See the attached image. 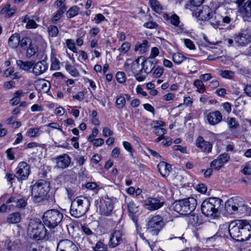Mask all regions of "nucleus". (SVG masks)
I'll return each instance as SVG.
<instances>
[{"instance_id":"obj_26","label":"nucleus","mask_w":251,"mask_h":251,"mask_svg":"<svg viewBox=\"0 0 251 251\" xmlns=\"http://www.w3.org/2000/svg\"><path fill=\"white\" fill-rule=\"evenodd\" d=\"M35 87L37 90L46 93L49 91L50 84L49 81L44 79H40L35 82Z\"/></svg>"},{"instance_id":"obj_9","label":"nucleus","mask_w":251,"mask_h":251,"mask_svg":"<svg viewBox=\"0 0 251 251\" xmlns=\"http://www.w3.org/2000/svg\"><path fill=\"white\" fill-rule=\"evenodd\" d=\"M165 225L163 219L159 215H154L149 219L147 232L151 235H157Z\"/></svg>"},{"instance_id":"obj_62","label":"nucleus","mask_w":251,"mask_h":251,"mask_svg":"<svg viewBox=\"0 0 251 251\" xmlns=\"http://www.w3.org/2000/svg\"><path fill=\"white\" fill-rule=\"evenodd\" d=\"M6 153L8 159L11 160L15 159V153L13 151V149L12 148L7 149L6 151Z\"/></svg>"},{"instance_id":"obj_20","label":"nucleus","mask_w":251,"mask_h":251,"mask_svg":"<svg viewBox=\"0 0 251 251\" xmlns=\"http://www.w3.org/2000/svg\"><path fill=\"white\" fill-rule=\"evenodd\" d=\"M196 146L202 151L207 153L211 152L212 148V144L209 142L204 140L201 136H199L197 138Z\"/></svg>"},{"instance_id":"obj_21","label":"nucleus","mask_w":251,"mask_h":251,"mask_svg":"<svg viewBox=\"0 0 251 251\" xmlns=\"http://www.w3.org/2000/svg\"><path fill=\"white\" fill-rule=\"evenodd\" d=\"M211 9L206 5L203 6L201 8H198L196 12V16L201 20H208L211 15Z\"/></svg>"},{"instance_id":"obj_56","label":"nucleus","mask_w":251,"mask_h":251,"mask_svg":"<svg viewBox=\"0 0 251 251\" xmlns=\"http://www.w3.org/2000/svg\"><path fill=\"white\" fill-rule=\"evenodd\" d=\"M153 132L157 136L164 135L166 133V129L163 127H153Z\"/></svg>"},{"instance_id":"obj_52","label":"nucleus","mask_w":251,"mask_h":251,"mask_svg":"<svg viewBox=\"0 0 251 251\" xmlns=\"http://www.w3.org/2000/svg\"><path fill=\"white\" fill-rule=\"evenodd\" d=\"M218 158L221 161V162L224 165L229 160L230 156L228 153H224L220 154Z\"/></svg>"},{"instance_id":"obj_7","label":"nucleus","mask_w":251,"mask_h":251,"mask_svg":"<svg viewBox=\"0 0 251 251\" xmlns=\"http://www.w3.org/2000/svg\"><path fill=\"white\" fill-rule=\"evenodd\" d=\"M40 219H31L28 224L27 233L31 238L39 240L45 237L47 230Z\"/></svg>"},{"instance_id":"obj_47","label":"nucleus","mask_w":251,"mask_h":251,"mask_svg":"<svg viewBox=\"0 0 251 251\" xmlns=\"http://www.w3.org/2000/svg\"><path fill=\"white\" fill-rule=\"evenodd\" d=\"M224 164L221 162V161L217 158V159L213 160L210 164V166L214 169L219 170L223 167Z\"/></svg>"},{"instance_id":"obj_24","label":"nucleus","mask_w":251,"mask_h":251,"mask_svg":"<svg viewBox=\"0 0 251 251\" xmlns=\"http://www.w3.org/2000/svg\"><path fill=\"white\" fill-rule=\"evenodd\" d=\"M157 168L159 173L164 177H167L172 170L171 165L164 161L160 162L158 164Z\"/></svg>"},{"instance_id":"obj_36","label":"nucleus","mask_w":251,"mask_h":251,"mask_svg":"<svg viewBox=\"0 0 251 251\" xmlns=\"http://www.w3.org/2000/svg\"><path fill=\"white\" fill-rule=\"evenodd\" d=\"M186 59V57H185L182 53L178 52L174 53L173 55V61L177 64H180Z\"/></svg>"},{"instance_id":"obj_23","label":"nucleus","mask_w":251,"mask_h":251,"mask_svg":"<svg viewBox=\"0 0 251 251\" xmlns=\"http://www.w3.org/2000/svg\"><path fill=\"white\" fill-rule=\"evenodd\" d=\"M156 63L151 58H147L142 62V68L144 72L149 74L151 73L155 67Z\"/></svg>"},{"instance_id":"obj_6","label":"nucleus","mask_w":251,"mask_h":251,"mask_svg":"<svg viewBox=\"0 0 251 251\" xmlns=\"http://www.w3.org/2000/svg\"><path fill=\"white\" fill-rule=\"evenodd\" d=\"M63 214L59 210L52 209L46 211L43 214L42 220L44 224L50 229H53L61 226Z\"/></svg>"},{"instance_id":"obj_10","label":"nucleus","mask_w":251,"mask_h":251,"mask_svg":"<svg viewBox=\"0 0 251 251\" xmlns=\"http://www.w3.org/2000/svg\"><path fill=\"white\" fill-rule=\"evenodd\" d=\"M116 201L115 198L105 197L100 200V212L101 215L109 216L111 214L114 208V204Z\"/></svg>"},{"instance_id":"obj_34","label":"nucleus","mask_w":251,"mask_h":251,"mask_svg":"<svg viewBox=\"0 0 251 251\" xmlns=\"http://www.w3.org/2000/svg\"><path fill=\"white\" fill-rule=\"evenodd\" d=\"M138 206L133 201H130L127 204V209L130 216H133L138 211Z\"/></svg>"},{"instance_id":"obj_14","label":"nucleus","mask_w":251,"mask_h":251,"mask_svg":"<svg viewBox=\"0 0 251 251\" xmlns=\"http://www.w3.org/2000/svg\"><path fill=\"white\" fill-rule=\"evenodd\" d=\"M123 234L122 231L115 229L111 233L108 246L110 248H114L120 245L123 242Z\"/></svg>"},{"instance_id":"obj_41","label":"nucleus","mask_w":251,"mask_h":251,"mask_svg":"<svg viewBox=\"0 0 251 251\" xmlns=\"http://www.w3.org/2000/svg\"><path fill=\"white\" fill-rule=\"evenodd\" d=\"M164 71V69L162 66H158L153 71H152V76L155 78H159L161 76Z\"/></svg>"},{"instance_id":"obj_60","label":"nucleus","mask_w":251,"mask_h":251,"mask_svg":"<svg viewBox=\"0 0 251 251\" xmlns=\"http://www.w3.org/2000/svg\"><path fill=\"white\" fill-rule=\"evenodd\" d=\"M66 45L67 47L74 52H76V48L75 47V43L71 39L66 40Z\"/></svg>"},{"instance_id":"obj_48","label":"nucleus","mask_w":251,"mask_h":251,"mask_svg":"<svg viewBox=\"0 0 251 251\" xmlns=\"http://www.w3.org/2000/svg\"><path fill=\"white\" fill-rule=\"evenodd\" d=\"M51 69L54 70H59L60 68V62L55 57V56H51Z\"/></svg>"},{"instance_id":"obj_53","label":"nucleus","mask_w":251,"mask_h":251,"mask_svg":"<svg viewBox=\"0 0 251 251\" xmlns=\"http://www.w3.org/2000/svg\"><path fill=\"white\" fill-rule=\"evenodd\" d=\"M27 204V199L25 198L17 199L16 206L19 208H24Z\"/></svg>"},{"instance_id":"obj_61","label":"nucleus","mask_w":251,"mask_h":251,"mask_svg":"<svg viewBox=\"0 0 251 251\" xmlns=\"http://www.w3.org/2000/svg\"><path fill=\"white\" fill-rule=\"evenodd\" d=\"M38 26V25L33 20L28 19L25 27L27 29L35 28Z\"/></svg>"},{"instance_id":"obj_18","label":"nucleus","mask_w":251,"mask_h":251,"mask_svg":"<svg viewBox=\"0 0 251 251\" xmlns=\"http://www.w3.org/2000/svg\"><path fill=\"white\" fill-rule=\"evenodd\" d=\"M31 72L36 76L44 74L48 68V63L43 60L37 62L33 61V66Z\"/></svg>"},{"instance_id":"obj_35","label":"nucleus","mask_w":251,"mask_h":251,"mask_svg":"<svg viewBox=\"0 0 251 251\" xmlns=\"http://www.w3.org/2000/svg\"><path fill=\"white\" fill-rule=\"evenodd\" d=\"M42 133L39 128H30L26 132V135L30 137H35L39 136Z\"/></svg>"},{"instance_id":"obj_16","label":"nucleus","mask_w":251,"mask_h":251,"mask_svg":"<svg viewBox=\"0 0 251 251\" xmlns=\"http://www.w3.org/2000/svg\"><path fill=\"white\" fill-rule=\"evenodd\" d=\"M208 124L211 126L218 124L222 120V115L219 111H215L207 113L204 112Z\"/></svg>"},{"instance_id":"obj_46","label":"nucleus","mask_w":251,"mask_h":251,"mask_svg":"<svg viewBox=\"0 0 251 251\" xmlns=\"http://www.w3.org/2000/svg\"><path fill=\"white\" fill-rule=\"evenodd\" d=\"M189 222L194 226H197L200 223V219L198 215L191 214L189 216Z\"/></svg>"},{"instance_id":"obj_58","label":"nucleus","mask_w":251,"mask_h":251,"mask_svg":"<svg viewBox=\"0 0 251 251\" xmlns=\"http://www.w3.org/2000/svg\"><path fill=\"white\" fill-rule=\"evenodd\" d=\"M130 47V44L128 42H125L122 45L119 50L121 52L125 53L129 50Z\"/></svg>"},{"instance_id":"obj_63","label":"nucleus","mask_w":251,"mask_h":251,"mask_svg":"<svg viewBox=\"0 0 251 251\" xmlns=\"http://www.w3.org/2000/svg\"><path fill=\"white\" fill-rule=\"evenodd\" d=\"M204 0H190V4L193 7H200Z\"/></svg>"},{"instance_id":"obj_19","label":"nucleus","mask_w":251,"mask_h":251,"mask_svg":"<svg viewBox=\"0 0 251 251\" xmlns=\"http://www.w3.org/2000/svg\"><path fill=\"white\" fill-rule=\"evenodd\" d=\"M163 200H159L155 198H149L145 201V205L147 208L150 210H157L164 204Z\"/></svg>"},{"instance_id":"obj_38","label":"nucleus","mask_w":251,"mask_h":251,"mask_svg":"<svg viewBox=\"0 0 251 251\" xmlns=\"http://www.w3.org/2000/svg\"><path fill=\"white\" fill-rule=\"evenodd\" d=\"M79 11V8L77 6H74L70 8L67 12V17L69 18H73L77 15Z\"/></svg>"},{"instance_id":"obj_27","label":"nucleus","mask_w":251,"mask_h":251,"mask_svg":"<svg viewBox=\"0 0 251 251\" xmlns=\"http://www.w3.org/2000/svg\"><path fill=\"white\" fill-rule=\"evenodd\" d=\"M20 43V35L18 33H15L12 34L8 39V44L9 46L12 48H16Z\"/></svg>"},{"instance_id":"obj_57","label":"nucleus","mask_w":251,"mask_h":251,"mask_svg":"<svg viewBox=\"0 0 251 251\" xmlns=\"http://www.w3.org/2000/svg\"><path fill=\"white\" fill-rule=\"evenodd\" d=\"M241 172L245 175H251V164L246 163L244 168L241 170Z\"/></svg>"},{"instance_id":"obj_43","label":"nucleus","mask_w":251,"mask_h":251,"mask_svg":"<svg viewBox=\"0 0 251 251\" xmlns=\"http://www.w3.org/2000/svg\"><path fill=\"white\" fill-rule=\"evenodd\" d=\"M93 250L94 251H107V247L102 242L99 241L93 247Z\"/></svg>"},{"instance_id":"obj_40","label":"nucleus","mask_w":251,"mask_h":251,"mask_svg":"<svg viewBox=\"0 0 251 251\" xmlns=\"http://www.w3.org/2000/svg\"><path fill=\"white\" fill-rule=\"evenodd\" d=\"M227 123L229 128L231 130L235 129L239 126L234 118H227Z\"/></svg>"},{"instance_id":"obj_51","label":"nucleus","mask_w":251,"mask_h":251,"mask_svg":"<svg viewBox=\"0 0 251 251\" xmlns=\"http://www.w3.org/2000/svg\"><path fill=\"white\" fill-rule=\"evenodd\" d=\"M183 41L185 47L188 49L191 50L196 49L195 45L191 40L189 39H183Z\"/></svg>"},{"instance_id":"obj_49","label":"nucleus","mask_w":251,"mask_h":251,"mask_svg":"<svg viewBox=\"0 0 251 251\" xmlns=\"http://www.w3.org/2000/svg\"><path fill=\"white\" fill-rule=\"evenodd\" d=\"M32 44L31 40L29 37H24L20 40V43L19 45L22 48H27L30 44Z\"/></svg>"},{"instance_id":"obj_17","label":"nucleus","mask_w":251,"mask_h":251,"mask_svg":"<svg viewBox=\"0 0 251 251\" xmlns=\"http://www.w3.org/2000/svg\"><path fill=\"white\" fill-rule=\"evenodd\" d=\"M55 168L59 169H65L67 168L70 165L71 158L67 154H63L57 156L55 158Z\"/></svg>"},{"instance_id":"obj_54","label":"nucleus","mask_w":251,"mask_h":251,"mask_svg":"<svg viewBox=\"0 0 251 251\" xmlns=\"http://www.w3.org/2000/svg\"><path fill=\"white\" fill-rule=\"evenodd\" d=\"M220 75L224 78L230 79L233 76L234 73L228 70L221 71Z\"/></svg>"},{"instance_id":"obj_4","label":"nucleus","mask_w":251,"mask_h":251,"mask_svg":"<svg viewBox=\"0 0 251 251\" xmlns=\"http://www.w3.org/2000/svg\"><path fill=\"white\" fill-rule=\"evenodd\" d=\"M222 202V200L218 198H209L205 200L201 205L202 214L211 219L218 217Z\"/></svg>"},{"instance_id":"obj_30","label":"nucleus","mask_w":251,"mask_h":251,"mask_svg":"<svg viewBox=\"0 0 251 251\" xmlns=\"http://www.w3.org/2000/svg\"><path fill=\"white\" fill-rule=\"evenodd\" d=\"M16 11V9L14 7H11L9 4H5L0 11L1 14H5L6 17H12Z\"/></svg>"},{"instance_id":"obj_37","label":"nucleus","mask_w":251,"mask_h":251,"mask_svg":"<svg viewBox=\"0 0 251 251\" xmlns=\"http://www.w3.org/2000/svg\"><path fill=\"white\" fill-rule=\"evenodd\" d=\"M65 69L73 76L77 77L79 75L77 70L68 62H67L65 64Z\"/></svg>"},{"instance_id":"obj_29","label":"nucleus","mask_w":251,"mask_h":251,"mask_svg":"<svg viewBox=\"0 0 251 251\" xmlns=\"http://www.w3.org/2000/svg\"><path fill=\"white\" fill-rule=\"evenodd\" d=\"M21 215L19 212H14L8 215L6 222L9 224H15L20 222Z\"/></svg>"},{"instance_id":"obj_15","label":"nucleus","mask_w":251,"mask_h":251,"mask_svg":"<svg viewBox=\"0 0 251 251\" xmlns=\"http://www.w3.org/2000/svg\"><path fill=\"white\" fill-rule=\"evenodd\" d=\"M131 69L135 79L139 81H143L146 77V75L142 74L143 68L142 63L140 64V58H137L133 62Z\"/></svg>"},{"instance_id":"obj_8","label":"nucleus","mask_w":251,"mask_h":251,"mask_svg":"<svg viewBox=\"0 0 251 251\" xmlns=\"http://www.w3.org/2000/svg\"><path fill=\"white\" fill-rule=\"evenodd\" d=\"M197 205L196 199L189 197L176 201L174 204V209L181 215L190 214L195 209Z\"/></svg>"},{"instance_id":"obj_33","label":"nucleus","mask_w":251,"mask_h":251,"mask_svg":"<svg viewBox=\"0 0 251 251\" xmlns=\"http://www.w3.org/2000/svg\"><path fill=\"white\" fill-rule=\"evenodd\" d=\"M150 4L151 8L156 13H160L162 9V6L160 2L156 0H151Z\"/></svg>"},{"instance_id":"obj_2","label":"nucleus","mask_w":251,"mask_h":251,"mask_svg":"<svg viewBox=\"0 0 251 251\" xmlns=\"http://www.w3.org/2000/svg\"><path fill=\"white\" fill-rule=\"evenodd\" d=\"M225 209L228 214L237 216L249 215L251 212V208L242 198L238 197L228 199L226 202Z\"/></svg>"},{"instance_id":"obj_32","label":"nucleus","mask_w":251,"mask_h":251,"mask_svg":"<svg viewBox=\"0 0 251 251\" xmlns=\"http://www.w3.org/2000/svg\"><path fill=\"white\" fill-rule=\"evenodd\" d=\"M37 51V46L35 44L32 43L27 48L26 56L27 58H30L34 55Z\"/></svg>"},{"instance_id":"obj_42","label":"nucleus","mask_w":251,"mask_h":251,"mask_svg":"<svg viewBox=\"0 0 251 251\" xmlns=\"http://www.w3.org/2000/svg\"><path fill=\"white\" fill-rule=\"evenodd\" d=\"M126 99L124 97L122 96H118L116 100V105L118 108H123L126 104Z\"/></svg>"},{"instance_id":"obj_59","label":"nucleus","mask_w":251,"mask_h":251,"mask_svg":"<svg viewBox=\"0 0 251 251\" xmlns=\"http://www.w3.org/2000/svg\"><path fill=\"white\" fill-rule=\"evenodd\" d=\"M159 49L157 47H153L151 49L150 55L149 58H151V59H152L153 58H154L156 56H157L159 55Z\"/></svg>"},{"instance_id":"obj_13","label":"nucleus","mask_w":251,"mask_h":251,"mask_svg":"<svg viewBox=\"0 0 251 251\" xmlns=\"http://www.w3.org/2000/svg\"><path fill=\"white\" fill-rule=\"evenodd\" d=\"M56 251H79L76 245L72 240L62 239L57 245Z\"/></svg>"},{"instance_id":"obj_5","label":"nucleus","mask_w":251,"mask_h":251,"mask_svg":"<svg viewBox=\"0 0 251 251\" xmlns=\"http://www.w3.org/2000/svg\"><path fill=\"white\" fill-rule=\"evenodd\" d=\"M90 200L84 196L75 198L71 203L70 213L72 216L78 218L84 215L90 206Z\"/></svg>"},{"instance_id":"obj_3","label":"nucleus","mask_w":251,"mask_h":251,"mask_svg":"<svg viewBox=\"0 0 251 251\" xmlns=\"http://www.w3.org/2000/svg\"><path fill=\"white\" fill-rule=\"evenodd\" d=\"M50 190V183L41 179L37 181L31 187V197L35 203H42L49 198Z\"/></svg>"},{"instance_id":"obj_25","label":"nucleus","mask_w":251,"mask_h":251,"mask_svg":"<svg viewBox=\"0 0 251 251\" xmlns=\"http://www.w3.org/2000/svg\"><path fill=\"white\" fill-rule=\"evenodd\" d=\"M209 23L214 27L222 25V16L216 12H212L208 20Z\"/></svg>"},{"instance_id":"obj_50","label":"nucleus","mask_w":251,"mask_h":251,"mask_svg":"<svg viewBox=\"0 0 251 251\" xmlns=\"http://www.w3.org/2000/svg\"><path fill=\"white\" fill-rule=\"evenodd\" d=\"M117 81L120 83H123L126 82V78L124 72H118L116 75Z\"/></svg>"},{"instance_id":"obj_12","label":"nucleus","mask_w":251,"mask_h":251,"mask_svg":"<svg viewBox=\"0 0 251 251\" xmlns=\"http://www.w3.org/2000/svg\"><path fill=\"white\" fill-rule=\"evenodd\" d=\"M234 40L236 46H246L251 41V35L248 30H243L234 35Z\"/></svg>"},{"instance_id":"obj_11","label":"nucleus","mask_w":251,"mask_h":251,"mask_svg":"<svg viewBox=\"0 0 251 251\" xmlns=\"http://www.w3.org/2000/svg\"><path fill=\"white\" fill-rule=\"evenodd\" d=\"M16 178L18 180L26 179L30 173V166L25 162H20L15 169Z\"/></svg>"},{"instance_id":"obj_39","label":"nucleus","mask_w":251,"mask_h":251,"mask_svg":"<svg viewBox=\"0 0 251 251\" xmlns=\"http://www.w3.org/2000/svg\"><path fill=\"white\" fill-rule=\"evenodd\" d=\"M194 85L200 93H203L205 91L204 85L201 80L196 79L194 82Z\"/></svg>"},{"instance_id":"obj_44","label":"nucleus","mask_w":251,"mask_h":251,"mask_svg":"<svg viewBox=\"0 0 251 251\" xmlns=\"http://www.w3.org/2000/svg\"><path fill=\"white\" fill-rule=\"evenodd\" d=\"M244 9L245 15L251 17V0H248L244 4Z\"/></svg>"},{"instance_id":"obj_1","label":"nucleus","mask_w":251,"mask_h":251,"mask_svg":"<svg viewBox=\"0 0 251 251\" xmlns=\"http://www.w3.org/2000/svg\"><path fill=\"white\" fill-rule=\"evenodd\" d=\"M230 237L238 241H245L251 237V223L247 220H235L228 226Z\"/></svg>"},{"instance_id":"obj_45","label":"nucleus","mask_w":251,"mask_h":251,"mask_svg":"<svg viewBox=\"0 0 251 251\" xmlns=\"http://www.w3.org/2000/svg\"><path fill=\"white\" fill-rule=\"evenodd\" d=\"M48 31L49 35L52 37H56L58 34L59 30L57 26L50 25L48 28Z\"/></svg>"},{"instance_id":"obj_64","label":"nucleus","mask_w":251,"mask_h":251,"mask_svg":"<svg viewBox=\"0 0 251 251\" xmlns=\"http://www.w3.org/2000/svg\"><path fill=\"white\" fill-rule=\"evenodd\" d=\"M95 22L97 24H100L101 22L106 20L104 16L100 13L96 15L95 18Z\"/></svg>"},{"instance_id":"obj_55","label":"nucleus","mask_w":251,"mask_h":251,"mask_svg":"<svg viewBox=\"0 0 251 251\" xmlns=\"http://www.w3.org/2000/svg\"><path fill=\"white\" fill-rule=\"evenodd\" d=\"M170 21L171 23L176 26H178L179 24H180V21H179V17L176 15V14H173L171 17H170Z\"/></svg>"},{"instance_id":"obj_28","label":"nucleus","mask_w":251,"mask_h":251,"mask_svg":"<svg viewBox=\"0 0 251 251\" xmlns=\"http://www.w3.org/2000/svg\"><path fill=\"white\" fill-rule=\"evenodd\" d=\"M17 65L19 68L23 71L28 72L32 68L33 66V61H23L21 60H17Z\"/></svg>"},{"instance_id":"obj_22","label":"nucleus","mask_w":251,"mask_h":251,"mask_svg":"<svg viewBox=\"0 0 251 251\" xmlns=\"http://www.w3.org/2000/svg\"><path fill=\"white\" fill-rule=\"evenodd\" d=\"M21 245V242L18 239H7L5 242V246L7 251H19Z\"/></svg>"},{"instance_id":"obj_31","label":"nucleus","mask_w":251,"mask_h":251,"mask_svg":"<svg viewBox=\"0 0 251 251\" xmlns=\"http://www.w3.org/2000/svg\"><path fill=\"white\" fill-rule=\"evenodd\" d=\"M149 47L148 41L145 40H143L142 43L136 45L135 50L136 51H139L140 54H143L148 50Z\"/></svg>"}]
</instances>
